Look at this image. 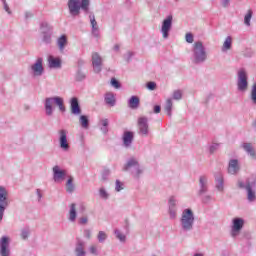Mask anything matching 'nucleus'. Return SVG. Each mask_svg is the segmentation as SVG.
Returning a JSON list of instances; mask_svg holds the SVG:
<instances>
[{
  "mask_svg": "<svg viewBox=\"0 0 256 256\" xmlns=\"http://www.w3.org/2000/svg\"><path fill=\"white\" fill-rule=\"evenodd\" d=\"M191 61L194 65H203L208 59L207 48L203 41H195L191 49Z\"/></svg>",
  "mask_w": 256,
  "mask_h": 256,
  "instance_id": "1",
  "label": "nucleus"
},
{
  "mask_svg": "<svg viewBox=\"0 0 256 256\" xmlns=\"http://www.w3.org/2000/svg\"><path fill=\"white\" fill-rule=\"evenodd\" d=\"M56 105L61 113H65L67 109L65 108V100L60 96L47 97L44 100V111L46 117H53L55 113Z\"/></svg>",
  "mask_w": 256,
  "mask_h": 256,
  "instance_id": "2",
  "label": "nucleus"
},
{
  "mask_svg": "<svg viewBox=\"0 0 256 256\" xmlns=\"http://www.w3.org/2000/svg\"><path fill=\"white\" fill-rule=\"evenodd\" d=\"M122 171H126L132 175L133 179H138L143 177V173H145V168L139 164V159L136 157H130L127 159L126 163L124 164Z\"/></svg>",
  "mask_w": 256,
  "mask_h": 256,
  "instance_id": "3",
  "label": "nucleus"
},
{
  "mask_svg": "<svg viewBox=\"0 0 256 256\" xmlns=\"http://www.w3.org/2000/svg\"><path fill=\"white\" fill-rule=\"evenodd\" d=\"M90 6L91 0H68L67 2L68 11L72 17H78L81 10L84 13H89Z\"/></svg>",
  "mask_w": 256,
  "mask_h": 256,
  "instance_id": "4",
  "label": "nucleus"
},
{
  "mask_svg": "<svg viewBox=\"0 0 256 256\" xmlns=\"http://www.w3.org/2000/svg\"><path fill=\"white\" fill-rule=\"evenodd\" d=\"M195 225V213L191 208H185L180 217V227L185 233L193 231Z\"/></svg>",
  "mask_w": 256,
  "mask_h": 256,
  "instance_id": "5",
  "label": "nucleus"
},
{
  "mask_svg": "<svg viewBox=\"0 0 256 256\" xmlns=\"http://www.w3.org/2000/svg\"><path fill=\"white\" fill-rule=\"evenodd\" d=\"M239 189H245L247 193V200L250 203H253V201L256 200V175L252 176L251 178L247 179L245 182L239 180L237 183Z\"/></svg>",
  "mask_w": 256,
  "mask_h": 256,
  "instance_id": "6",
  "label": "nucleus"
},
{
  "mask_svg": "<svg viewBox=\"0 0 256 256\" xmlns=\"http://www.w3.org/2000/svg\"><path fill=\"white\" fill-rule=\"evenodd\" d=\"M237 90L241 93H245L247 89H249V75L247 74V70L245 68H240L237 71Z\"/></svg>",
  "mask_w": 256,
  "mask_h": 256,
  "instance_id": "7",
  "label": "nucleus"
},
{
  "mask_svg": "<svg viewBox=\"0 0 256 256\" xmlns=\"http://www.w3.org/2000/svg\"><path fill=\"white\" fill-rule=\"evenodd\" d=\"M58 143L59 148L64 153H69V151H71V143L69 142V131L65 129L58 130Z\"/></svg>",
  "mask_w": 256,
  "mask_h": 256,
  "instance_id": "8",
  "label": "nucleus"
},
{
  "mask_svg": "<svg viewBox=\"0 0 256 256\" xmlns=\"http://www.w3.org/2000/svg\"><path fill=\"white\" fill-rule=\"evenodd\" d=\"M9 192L3 186H0V223L3 221L5 209L9 207Z\"/></svg>",
  "mask_w": 256,
  "mask_h": 256,
  "instance_id": "9",
  "label": "nucleus"
},
{
  "mask_svg": "<svg viewBox=\"0 0 256 256\" xmlns=\"http://www.w3.org/2000/svg\"><path fill=\"white\" fill-rule=\"evenodd\" d=\"M245 226V219L236 217L232 219V225L230 230V235L233 237V239H236V237H239L241 235V231L243 230V227Z\"/></svg>",
  "mask_w": 256,
  "mask_h": 256,
  "instance_id": "10",
  "label": "nucleus"
},
{
  "mask_svg": "<svg viewBox=\"0 0 256 256\" xmlns=\"http://www.w3.org/2000/svg\"><path fill=\"white\" fill-rule=\"evenodd\" d=\"M30 75L32 77H42L45 73V67H43V58L39 57L29 67Z\"/></svg>",
  "mask_w": 256,
  "mask_h": 256,
  "instance_id": "11",
  "label": "nucleus"
},
{
  "mask_svg": "<svg viewBox=\"0 0 256 256\" xmlns=\"http://www.w3.org/2000/svg\"><path fill=\"white\" fill-rule=\"evenodd\" d=\"M171 29H173V15H168L164 18L160 27V33L162 34L163 39H169Z\"/></svg>",
  "mask_w": 256,
  "mask_h": 256,
  "instance_id": "12",
  "label": "nucleus"
},
{
  "mask_svg": "<svg viewBox=\"0 0 256 256\" xmlns=\"http://www.w3.org/2000/svg\"><path fill=\"white\" fill-rule=\"evenodd\" d=\"M11 238L2 236L0 238V256H11Z\"/></svg>",
  "mask_w": 256,
  "mask_h": 256,
  "instance_id": "13",
  "label": "nucleus"
},
{
  "mask_svg": "<svg viewBox=\"0 0 256 256\" xmlns=\"http://www.w3.org/2000/svg\"><path fill=\"white\" fill-rule=\"evenodd\" d=\"M138 133L143 137H148L149 135V119L145 116L138 118Z\"/></svg>",
  "mask_w": 256,
  "mask_h": 256,
  "instance_id": "14",
  "label": "nucleus"
},
{
  "mask_svg": "<svg viewBox=\"0 0 256 256\" xmlns=\"http://www.w3.org/2000/svg\"><path fill=\"white\" fill-rule=\"evenodd\" d=\"M53 180L55 183H62L67 177V170L61 169L60 166H54L53 169Z\"/></svg>",
  "mask_w": 256,
  "mask_h": 256,
  "instance_id": "15",
  "label": "nucleus"
},
{
  "mask_svg": "<svg viewBox=\"0 0 256 256\" xmlns=\"http://www.w3.org/2000/svg\"><path fill=\"white\" fill-rule=\"evenodd\" d=\"M168 213L170 219H176L177 217V197L170 196L168 199Z\"/></svg>",
  "mask_w": 256,
  "mask_h": 256,
  "instance_id": "16",
  "label": "nucleus"
},
{
  "mask_svg": "<svg viewBox=\"0 0 256 256\" xmlns=\"http://www.w3.org/2000/svg\"><path fill=\"white\" fill-rule=\"evenodd\" d=\"M92 65L95 73H101V69L103 67V58L97 52L92 54Z\"/></svg>",
  "mask_w": 256,
  "mask_h": 256,
  "instance_id": "17",
  "label": "nucleus"
},
{
  "mask_svg": "<svg viewBox=\"0 0 256 256\" xmlns=\"http://www.w3.org/2000/svg\"><path fill=\"white\" fill-rule=\"evenodd\" d=\"M133 139H135V133L131 131H125L122 137L123 146L126 149H129L133 145Z\"/></svg>",
  "mask_w": 256,
  "mask_h": 256,
  "instance_id": "18",
  "label": "nucleus"
},
{
  "mask_svg": "<svg viewBox=\"0 0 256 256\" xmlns=\"http://www.w3.org/2000/svg\"><path fill=\"white\" fill-rule=\"evenodd\" d=\"M114 235L120 243H126L127 242V235H129V228L126 227L125 231H123L122 229H119V228H115L114 229Z\"/></svg>",
  "mask_w": 256,
  "mask_h": 256,
  "instance_id": "19",
  "label": "nucleus"
},
{
  "mask_svg": "<svg viewBox=\"0 0 256 256\" xmlns=\"http://www.w3.org/2000/svg\"><path fill=\"white\" fill-rule=\"evenodd\" d=\"M241 167L239 166V160L237 159H230L228 163V173L229 175H237Z\"/></svg>",
  "mask_w": 256,
  "mask_h": 256,
  "instance_id": "20",
  "label": "nucleus"
},
{
  "mask_svg": "<svg viewBox=\"0 0 256 256\" xmlns=\"http://www.w3.org/2000/svg\"><path fill=\"white\" fill-rule=\"evenodd\" d=\"M209 179L207 178V176H200L199 178V185H200V189L198 191V195H204V193H207V191H209Z\"/></svg>",
  "mask_w": 256,
  "mask_h": 256,
  "instance_id": "21",
  "label": "nucleus"
},
{
  "mask_svg": "<svg viewBox=\"0 0 256 256\" xmlns=\"http://www.w3.org/2000/svg\"><path fill=\"white\" fill-rule=\"evenodd\" d=\"M70 109L72 115H81V106H79V99L77 97L71 98Z\"/></svg>",
  "mask_w": 256,
  "mask_h": 256,
  "instance_id": "22",
  "label": "nucleus"
},
{
  "mask_svg": "<svg viewBox=\"0 0 256 256\" xmlns=\"http://www.w3.org/2000/svg\"><path fill=\"white\" fill-rule=\"evenodd\" d=\"M75 256H87V251L85 250V243L83 240H78L74 249Z\"/></svg>",
  "mask_w": 256,
  "mask_h": 256,
  "instance_id": "23",
  "label": "nucleus"
},
{
  "mask_svg": "<svg viewBox=\"0 0 256 256\" xmlns=\"http://www.w3.org/2000/svg\"><path fill=\"white\" fill-rule=\"evenodd\" d=\"M68 221H70V223H75V221H77V203L69 205Z\"/></svg>",
  "mask_w": 256,
  "mask_h": 256,
  "instance_id": "24",
  "label": "nucleus"
},
{
  "mask_svg": "<svg viewBox=\"0 0 256 256\" xmlns=\"http://www.w3.org/2000/svg\"><path fill=\"white\" fill-rule=\"evenodd\" d=\"M69 43L67 39V35L62 34L60 37L56 40V45L61 53L65 51V47H67V44Z\"/></svg>",
  "mask_w": 256,
  "mask_h": 256,
  "instance_id": "25",
  "label": "nucleus"
},
{
  "mask_svg": "<svg viewBox=\"0 0 256 256\" xmlns=\"http://www.w3.org/2000/svg\"><path fill=\"white\" fill-rule=\"evenodd\" d=\"M215 188L219 193H223V191H225V180L223 179V174H218L215 177Z\"/></svg>",
  "mask_w": 256,
  "mask_h": 256,
  "instance_id": "26",
  "label": "nucleus"
},
{
  "mask_svg": "<svg viewBox=\"0 0 256 256\" xmlns=\"http://www.w3.org/2000/svg\"><path fill=\"white\" fill-rule=\"evenodd\" d=\"M48 67L50 69H61V59L53 56L48 57Z\"/></svg>",
  "mask_w": 256,
  "mask_h": 256,
  "instance_id": "27",
  "label": "nucleus"
},
{
  "mask_svg": "<svg viewBox=\"0 0 256 256\" xmlns=\"http://www.w3.org/2000/svg\"><path fill=\"white\" fill-rule=\"evenodd\" d=\"M104 101L108 107H115L117 101L115 100V94L107 92L104 96Z\"/></svg>",
  "mask_w": 256,
  "mask_h": 256,
  "instance_id": "28",
  "label": "nucleus"
},
{
  "mask_svg": "<svg viewBox=\"0 0 256 256\" xmlns=\"http://www.w3.org/2000/svg\"><path fill=\"white\" fill-rule=\"evenodd\" d=\"M242 149L247 153V155L251 156L252 159H256L255 149L251 143H243Z\"/></svg>",
  "mask_w": 256,
  "mask_h": 256,
  "instance_id": "29",
  "label": "nucleus"
},
{
  "mask_svg": "<svg viewBox=\"0 0 256 256\" xmlns=\"http://www.w3.org/2000/svg\"><path fill=\"white\" fill-rule=\"evenodd\" d=\"M139 103H140V100H139V97H137V96H131L128 99V107L130 109H138L139 108Z\"/></svg>",
  "mask_w": 256,
  "mask_h": 256,
  "instance_id": "30",
  "label": "nucleus"
},
{
  "mask_svg": "<svg viewBox=\"0 0 256 256\" xmlns=\"http://www.w3.org/2000/svg\"><path fill=\"white\" fill-rule=\"evenodd\" d=\"M232 45H233V38L231 36H227L222 46V52L226 53V51H229Z\"/></svg>",
  "mask_w": 256,
  "mask_h": 256,
  "instance_id": "31",
  "label": "nucleus"
},
{
  "mask_svg": "<svg viewBox=\"0 0 256 256\" xmlns=\"http://www.w3.org/2000/svg\"><path fill=\"white\" fill-rule=\"evenodd\" d=\"M251 19H253V10L249 9L244 15V25L251 27Z\"/></svg>",
  "mask_w": 256,
  "mask_h": 256,
  "instance_id": "32",
  "label": "nucleus"
},
{
  "mask_svg": "<svg viewBox=\"0 0 256 256\" xmlns=\"http://www.w3.org/2000/svg\"><path fill=\"white\" fill-rule=\"evenodd\" d=\"M168 117H171L173 111V99L168 98L164 107Z\"/></svg>",
  "mask_w": 256,
  "mask_h": 256,
  "instance_id": "33",
  "label": "nucleus"
},
{
  "mask_svg": "<svg viewBox=\"0 0 256 256\" xmlns=\"http://www.w3.org/2000/svg\"><path fill=\"white\" fill-rule=\"evenodd\" d=\"M79 123L82 129H89V117L81 115L79 118Z\"/></svg>",
  "mask_w": 256,
  "mask_h": 256,
  "instance_id": "34",
  "label": "nucleus"
},
{
  "mask_svg": "<svg viewBox=\"0 0 256 256\" xmlns=\"http://www.w3.org/2000/svg\"><path fill=\"white\" fill-rule=\"evenodd\" d=\"M52 35H53V31H51V32L43 31L42 32L43 43H46V45H49L51 43Z\"/></svg>",
  "mask_w": 256,
  "mask_h": 256,
  "instance_id": "35",
  "label": "nucleus"
},
{
  "mask_svg": "<svg viewBox=\"0 0 256 256\" xmlns=\"http://www.w3.org/2000/svg\"><path fill=\"white\" fill-rule=\"evenodd\" d=\"M66 191L67 193H73L75 191V184H73V177H69L66 182Z\"/></svg>",
  "mask_w": 256,
  "mask_h": 256,
  "instance_id": "36",
  "label": "nucleus"
},
{
  "mask_svg": "<svg viewBox=\"0 0 256 256\" xmlns=\"http://www.w3.org/2000/svg\"><path fill=\"white\" fill-rule=\"evenodd\" d=\"M100 130L102 131V133H107L109 131V129L107 127H109V119L105 118V119H101L100 120Z\"/></svg>",
  "mask_w": 256,
  "mask_h": 256,
  "instance_id": "37",
  "label": "nucleus"
},
{
  "mask_svg": "<svg viewBox=\"0 0 256 256\" xmlns=\"http://www.w3.org/2000/svg\"><path fill=\"white\" fill-rule=\"evenodd\" d=\"M40 29H41L42 33H43V31L51 32V31H53V26H51L49 23L44 21V22H41Z\"/></svg>",
  "mask_w": 256,
  "mask_h": 256,
  "instance_id": "38",
  "label": "nucleus"
},
{
  "mask_svg": "<svg viewBox=\"0 0 256 256\" xmlns=\"http://www.w3.org/2000/svg\"><path fill=\"white\" fill-rule=\"evenodd\" d=\"M172 99L175 101H181V99H183V91L175 90L172 94Z\"/></svg>",
  "mask_w": 256,
  "mask_h": 256,
  "instance_id": "39",
  "label": "nucleus"
},
{
  "mask_svg": "<svg viewBox=\"0 0 256 256\" xmlns=\"http://www.w3.org/2000/svg\"><path fill=\"white\" fill-rule=\"evenodd\" d=\"M250 99L254 105H256V83L252 85Z\"/></svg>",
  "mask_w": 256,
  "mask_h": 256,
  "instance_id": "40",
  "label": "nucleus"
},
{
  "mask_svg": "<svg viewBox=\"0 0 256 256\" xmlns=\"http://www.w3.org/2000/svg\"><path fill=\"white\" fill-rule=\"evenodd\" d=\"M107 233L105 231H99L97 234V240L100 243H103L104 241H107Z\"/></svg>",
  "mask_w": 256,
  "mask_h": 256,
  "instance_id": "41",
  "label": "nucleus"
},
{
  "mask_svg": "<svg viewBox=\"0 0 256 256\" xmlns=\"http://www.w3.org/2000/svg\"><path fill=\"white\" fill-rule=\"evenodd\" d=\"M31 233V230L29 229V227H24L21 229V238L22 239H28L29 238V235Z\"/></svg>",
  "mask_w": 256,
  "mask_h": 256,
  "instance_id": "42",
  "label": "nucleus"
},
{
  "mask_svg": "<svg viewBox=\"0 0 256 256\" xmlns=\"http://www.w3.org/2000/svg\"><path fill=\"white\" fill-rule=\"evenodd\" d=\"M99 195H100V198L104 199L105 201L109 199V192H107V190L104 187L99 189Z\"/></svg>",
  "mask_w": 256,
  "mask_h": 256,
  "instance_id": "43",
  "label": "nucleus"
},
{
  "mask_svg": "<svg viewBox=\"0 0 256 256\" xmlns=\"http://www.w3.org/2000/svg\"><path fill=\"white\" fill-rule=\"evenodd\" d=\"M125 189V184L119 180H116L115 182V191L117 193L123 191Z\"/></svg>",
  "mask_w": 256,
  "mask_h": 256,
  "instance_id": "44",
  "label": "nucleus"
},
{
  "mask_svg": "<svg viewBox=\"0 0 256 256\" xmlns=\"http://www.w3.org/2000/svg\"><path fill=\"white\" fill-rule=\"evenodd\" d=\"M83 236H84L85 239L89 240V239H91V237H93V231L89 228H85L83 230Z\"/></svg>",
  "mask_w": 256,
  "mask_h": 256,
  "instance_id": "45",
  "label": "nucleus"
},
{
  "mask_svg": "<svg viewBox=\"0 0 256 256\" xmlns=\"http://www.w3.org/2000/svg\"><path fill=\"white\" fill-rule=\"evenodd\" d=\"M92 27V35L94 37H96L97 39H99L100 37V32H99V25H94V26H91Z\"/></svg>",
  "mask_w": 256,
  "mask_h": 256,
  "instance_id": "46",
  "label": "nucleus"
},
{
  "mask_svg": "<svg viewBox=\"0 0 256 256\" xmlns=\"http://www.w3.org/2000/svg\"><path fill=\"white\" fill-rule=\"evenodd\" d=\"M185 41L186 43H193V41H195V37L193 36V34L191 32L186 33L185 35Z\"/></svg>",
  "mask_w": 256,
  "mask_h": 256,
  "instance_id": "47",
  "label": "nucleus"
},
{
  "mask_svg": "<svg viewBox=\"0 0 256 256\" xmlns=\"http://www.w3.org/2000/svg\"><path fill=\"white\" fill-rule=\"evenodd\" d=\"M88 251H89V253H91V255H95V256L99 255V250L97 249V246H95V245L90 246L88 248Z\"/></svg>",
  "mask_w": 256,
  "mask_h": 256,
  "instance_id": "48",
  "label": "nucleus"
},
{
  "mask_svg": "<svg viewBox=\"0 0 256 256\" xmlns=\"http://www.w3.org/2000/svg\"><path fill=\"white\" fill-rule=\"evenodd\" d=\"M79 225H87L89 223V217L87 216H82L78 219Z\"/></svg>",
  "mask_w": 256,
  "mask_h": 256,
  "instance_id": "49",
  "label": "nucleus"
},
{
  "mask_svg": "<svg viewBox=\"0 0 256 256\" xmlns=\"http://www.w3.org/2000/svg\"><path fill=\"white\" fill-rule=\"evenodd\" d=\"M147 89H149V91H155V89L157 88V84L155 82H148L146 84Z\"/></svg>",
  "mask_w": 256,
  "mask_h": 256,
  "instance_id": "50",
  "label": "nucleus"
},
{
  "mask_svg": "<svg viewBox=\"0 0 256 256\" xmlns=\"http://www.w3.org/2000/svg\"><path fill=\"white\" fill-rule=\"evenodd\" d=\"M86 75L83 71H78L76 74L77 81H83L85 79Z\"/></svg>",
  "mask_w": 256,
  "mask_h": 256,
  "instance_id": "51",
  "label": "nucleus"
},
{
  "mask_svg": "<svg viewBox=\"0 0 256 256\" xmlns=\"http://www.w3.org/2000/svg\"><path fill=\"white\" fill-rule=\"evenodd\" d=\"M89 19H90V25H91V27L97 25V20L95 19V14L90 13Z\"/></svg>",
  "mask_w": 256,
  "mask_h": 256,
  "instance_id": "52",
  "label": "nucleus"
},
{
  "mask_svg": "<svg viewBox=\"0 0 256 256\" xmlns=\"http://www.w3.org/2000/svg\"><path fill=\"white\" fill-rule=\"evenodd\" d=\"M109 175H111V170H109V169L103 170V172H102L103 181H107V177H109Z\"/></svg>",
  "mask_w": 256,
  "mask_h": 256,
  "instance_id": "53",
  "label": "nucleus"
},
{
  "mask_svg": "<svg viewBox=\"0 0 256 256\" xmlns=\"http://www.w3.org/2000/svg\"><path fill=\"white\" fill-rule=\"evenodd\" d=\"M111 85L112 87H114L115 89H119V87H121V85L119 84V81H117V79L112 78L111 79Z\"/></svg>",
  "mask_w": 256,
  "mask_h": 256,
  "instance_id": "54",
  "label": "nucleus"
},
{
  "mask_svg": "<svg viewBox=\"0 0 256 256\" xmlns=\"http://www.w3.org/2000/svg\"><path fill=\"white\" fill-rule=\"evenodd\" d=\"M203 203H211L213 201V197L211 195H205L202 198Z\"/></svg>",
  "mask_w": 256,
  "mask_h": 256,
  "instance_id": "55",
  "label": "nucleus"
},
{
  "mask_svg": "<svg viewBox=\"0 0 256 256\" xmlns=\"http://www.w3.org/2000/svg\"><path fill=\"white\" fill-rule=\"evenodd\" d=\"M133 55H134V53L131 52V51H129V52H127V53L124 55V59H125L126 61H131V59H133Z\"/></svg>",
  "mask_w": 256,
  "mask_h": 256,
  "instance_id": "56",
  "label": "nucleus"
},
{
  "mask_svg": "<svg viewBox=\"0 0 256 256\" xmlns=\"http://www.w3.org/2000/svg\"><path fill=\"white\" fill-rule=\"evenodd\" d=\"M219 149V144H212L209 148L210 153H215Z\"/></svg>",
  "mask_w": 256,
  "mask_h": 256,
  "instance_id": "57",
  "label": "nucleus"
},
{
  "mask_svg": "<svg viewBox=\"0 0 256 256\" xmlns=\"http://www.w3.org/2000/svg\"><path fill=\"white\" fill-rule=\"evenodd\" d=\"M221 5L222 7L227 8L231 5V0H221Z\"/></svg>",
  "mask_w": 256,
  "mask_h": 256,
  "instance_id": "58",
  "label": "nucleus"
},
{
  "mask_svg": "<svg viewBox=\"0 0 256 256\" xmlns=\"http://www.w3.org/2000/svg\"><path fill=\"white\" fill-rule=\"evenodd\" d=\"M3 9L6 11V13H8V15H11V9L9 8V4H7V2L3 4Z\"/></svg>",
  "mask_w": 256,
  "mask_h": 256,
  "instance_id": "59",
  "label": "nucleus"
},
{
  "mask_svg": "<svg viewBox=\"0 0 256 256\" xmlns=\"http://www.w3.org/2000/svg\"><path fill=\"white\" fill-rule=\"evenodd\" d=\"M36 195L38 197V201H41V199H43V194L41 193V189H36Z\"/></svg>",
  "mask_w": 256,
  "mask_h": 256,
  "instance_id": "60",
  "label": "nucleus"
},
{
  "mask_svg": "<svg viewBox=\"0 0 256 256\" xmlns=\"http://www.w3.org/2000/svg\"><path fill=\"white\" fill-rule=\"evenodd\" d=\"M154 113H161V106L160 105L154 106Z\"/></svg>",
  "mask_w": 256,
  "mask_h": 256,
  "instance_id": "61",
  "label": "nucleus"
},
{
  "mask_svg": "<svg viewBox=\"0 0 256 256\" xmlns=\"http://www.w3.org/2000/svg\"><path fill=\"white\" fill-rule=\"evenodd\" d=\"M26 19H29V17H33V13L31 12H25Z\"/></svg>",
  "mask_w": 256,
  "mask_h": 256,
  "instance_id": "62",
  "label": "nucleus"
},
{
  "mask_svg": "<svg viewBox=\"0 0 256 256\" xmlns=\"http://www.w3.org/2000/svg\"><path fill=\"white\" fill-rule=\"evenodd\" d=\"M119 49H120L119 44L114 45V47H113V50H114V51H119Z\"/></svg>",
  "mask_w": 256,
  "mask_h": 256,
  "instance_id": "63",
  "label": "nucleus"
},
{
  "mask_svg": "<svg viewBox=\"0 0 256 256\" xmlns=\"http://www.w3.org/2000/svg\"><path fill=\"white\" fill-rule=\"evenodd\" d=\"M80 209H81V211H85V206L83 204L80 205Z\"/></svg>",
  "mask_w": 256,
  "mask_h": 256,
  "instance_id": "64",
  "label": "nucleus"
}]
</instances>
